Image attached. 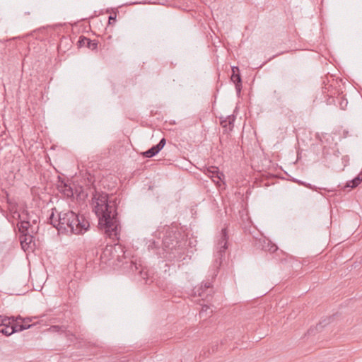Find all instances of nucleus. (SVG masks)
<instances>
[{
	"label": "nucleus",
	"instance_id": "aec40b11",
	"mask_svg": "<svg viewBox=\"0 0 362 362\" xmlns=\"http://www.w3.org/2000/svg\"><path fill=\"white\" fill-rule=\"evenodd\" d=\"M0 333L6 335L10 336L12 334L15 333V330L12 329L11 326H7L0 330Z\"/></svg>",
	"mask_w": 362,
	"mask_h": 362
},
{
	"label": "nucleus",
	"instance_id": "6e6552de",
	"mask_svg": "<svg viewBox=\"0 0 362 362\" xmlns=\"http://www.w3.org/2000/svg\"><path fill=\"white\" fill-rule=\"evenodd\" d=\"M230 79L235 86L237 94L239 95L242 89V79L238 66L232 67V75L230 76Z\"/></svg>",
	"mask_w": 362,
	"mask_h": 362
},
{
	"label": "nucleus",
	"instance_id": "39448f33",
	"mask_svg": "<svg viewBox=\"0 0 362 362\" xmlns=\"http://www.w3.org/2000/svg\"><path fill=\"white\" fill-rule=\"evenodd\" d=\"M89 222L83 215L76 214L75 220L71 221L70 226V233L71 234H83L89 228Z\"/></svg>",
	"mask_w": 362,
	"mask_h": 362
},
{
	"label": "nucleus",
	"instance_id": "7c9ffc66",
	"mask_svg": "<svg viewBox=\"0 0 362 362\" xmlns=\"http://www.w3.org/2000/svg\"><path fill=\"white\" fill-rule=\"evenodd\" d=\"M356 177H357V180H358L359 182L361 183V182L362 181V173L358 174L356 176Z\"/></svg>",
	"mask_w": 362,
	"mask_h": 362
},
{
	"label": "nucleus",
	"instance_id": "5701e85b",
	"mask_svg": "<svg viewBox=\"0 0 362 362\" xmlns=\"http://www.w3.org/2000/svg\"><path fill=\"white\" fill-rule=\"evenodd\" d=\"M17 320H20L21 325H30L29 323L31 322V319H30V318L23 319L21 316L17 317Z\"/></svg>",
	"mask_w": 362,
	"mask_h": 362
},
{
	"label": "nucleus",
	"instance_id": "f704fd0d",
	"mask_svg": "<svg viewBox=\"0 0 362 362\" xmlns=\"http://www.w3.org/2000/svg\"><path fill=\"white\" fill-rule=\"evenodd\" d=\"M69 334L72 335L69 332L66 333V336H69Z\"/></svg>",
	"mask_w": 362,
	"mask_h": 362
},
{
	"label": "nucleus",
	"instance_id": "72a5a7b5",
	"mask_svg": "<svg viewBox=\"0 0 362 362\" xmlns=\"http://www.w3.org/2000/svg\"><path fill=\"white\" fill-rule=\"evenodd\" d=\"M322 327H323V325H322V322H320L319 325H317V329H320Z\"/></svg>",
	"mask_w": 362,
	"mask_h": 362
},
{
	"label": "nucleus",
	"instance_id": "1a4fd4ad",
	"mask_svg": "<svg viewBox=\"0 0 362 362\" xmlns=\"http://www.w3.org/2000/svg\"><path fill=\"white\" fill-rule=\"evenodd\" d=\"M130 265V270L132 272H136L138 271V274H139L140 277L144 280V283L146 284H150L153 281H151L148 278V272L144 271L142 269H140L141 265L138 266L137 264L133 261H131L129 262Z\"/></svg>",
	"mask_w": 362,
	"mask_h": 362
},
{
	"label": "nucleus",
	"instance_id": "c756f323",
	"mask_svg": "<svg viewBox=\"0 0 362 362\" xmlns=\"http://www.w3.org/2000/svg\"><path fill=\"white\" fill-rule=\"evenodd\" d=\"M356 177H357V180H358L359 182L361 183V182L362 181V173L358 174L356 176Z\"/></svg>",
	"mask_w": 362,
	"mask_h": 362
},
{
	"label": "nucleus",
	"instance_id": "f8f14e48",
	"mask_svg": "<svg viewBox=\"0 0 362 362\" xmlns=\"http://www.w3.org/2000/svg\"><path fill=\"white\" fill-rule=\"evenodd\" d=\"M57 189L61 193L67 197H71L74 194L72 188L63 180H59Z\"/></svg>",
	"mask_w": 362,
	"mask_h": 362
},
{
	"label": "nucleus",
	"instance_id": "393cba45",
	"mask_svg": "<svg viewBox=\"0 0 362 362\" xmlns=\"http://www.w3.org/2000/svg\"><path fill=\"white\" fill-rule=\"evenodd\" d=\"M209 309V307L208 305H204L202 306L199 315L201 317L204 316V313H206Z\"/></svg>",
	"mask_w": 362,
	"mask_h": 362
},
{
	"label": "nucleus",
	"instance_id": "a878e982",
	"mask_svg": "<svg viewBox=\"0 0 362 362\" xmlns=\"http://www.w3.org/2000/svg\"><path fill=\"white\" fill-rule=\"evenodd\" d=\"M221 124L223 127H227V126H228V122H227L226 118L221 119Z\"/></svg>",
	"mask_w": 362,
	"mask_h": 362
},
{
	"label": "nucleus",
	"instance_id": "ddd939ff",
	"mask_svg": "<svg viewBox=\"0 0 362 362\" xmlns=\"http://www.w3.org/2000/svg\"><path fill=\"white\" fill-rule=\"evenodd\" d=\"M262 246L264 250L269 251L272 253L276 252L278 250L277 246L268 239L263 240Z\"/></svg>",
	"mask_w": 362,
	"mask_h": 362
},
{
	"label": "nucleus",
	"instance_id": "4be33fe9",
	"mask_svg": "<svg viewBox=\"0 0 362 362\" xmlns=\"http://www.w3.org/2000/svg\"><path fill=\"white\" fill-rule=\"evenodd\" d=\"M226 118L227 122H228L229 129L231 130L233 127V123L235 122V117L234 115H229Z\"/></svg>",
	"mask_w": 362,
	"mask_h": 362
},
{
	"label": "nucleus",
	"instance_id": "dca6fc26",
	"mask_svg": "<svg viewBox=\"0 0 362 362\" xmlns=\"http://www.w3.org/2000/svg\"><path fill=\"white\" fill-rule=\"evenodd\" d=\"M19 232L22 234L28 233L30 227V222L28 221H21L18 224Z\"/></svg>",
	"mask_w": 362,
	"mask_h": 362
},
{
	"label": "nucleus",
	"instance_id": "a211bd4d",
	"mask_svg": "<svg viewBox=\"0 0 362 362\" xmlns=\"http://www.w3.org/2000/svg\"><path fill=\"white\" fill-rule=\"evenodd\" d=\"M15 319H16L15 317L3 316L4 324L2 326H4V327L11 326L13 324V322H15Z\"/></svg>",
	"mask_w": 362,
	"mask_h": 362
},
{
	"label": "nucleus",
	"instance_id": "6ab92c4d",
	"mask_svg": "<svg viewBox=\"0 0 362 362\" xmlns=\"http://www.w3.org/2000/svg\"><path fill=\"white\" fill-rule=\"evenodd\" d=\"M49 329L53 332H66V327L65 326L53 325V326H51Z\"/></svg>",
	"mask_w": 362,
	"mask_h": 362
},
{
	"label": "nucleus",
	"instance_id": "c85d7f7f",
	"mask_svg": "<svg viewBox=\"0 0 362 362\" xmlns=\"http://www.w3.org/2000/svg\"><path fill=\"white\" fill-rule=\"evenodd\" d=\"M274 94L275 95V96L276 97V98L278 100H280L281 98V95L280 93L278 92L277 90H274Z\"/></svg>",
	"mask_w": 362,
	"mask_h": 362
},
{
	"label": "nucleus",
	"instance_id": "9d476101",
	"mask_svg": "<svg viewBox=\"0 0 362 362\" xmlns=\"http://www.w3.org/2000/svg\"><path fill=\"white\" fill-rule=\"evenodd\" d=\"M110 251L112 254V258H116L118 262H121V257L125 254L124 249L121 245H115L114 247H111ZM109 252V250L106 248L104 253Z\"/></svg>",
	"mask_w": 362,
	"mask_h": 362
},
{
	"label": "nucleus",
	"instance_id": "f3484780",
	"mask_svg": "<svg viewBox=\"0 0 362 362\" xmlns=\"http://www.w3.org/2000/svg\"><path fill=\"white\" fill-rule=\"evenodd\" d=\"M54 211H56L55 209H52L51 214L48 218V222L57 229V226L56 225L58 223L57 216H55Z\"/></svg>",
	"mask_w": 362,
	"mask_h": 362
},
{
	"label": "nucleus",
	"instance_id": "f03ea898",
	"mask_svg": "<svg viewBox=\"0 0 362 362\" xmlns=\"http://www.w3.org/2000/svg\"><path fill=\"white\" fill-rule=\"evenodd\" d=\"M163 248L166 255L164 257L168 260H177L178 262L185 259V248L182 243L177 240L175 233L168 231L162 240Z\"/></svg>",
	"mask_w": 362,
	"mask_h": 362
},
{
	"label": "nucleus",
	"instance_id": "9b49d317",
	"mask_svg": "<svg viewBox=\"0 0 362 362\" xmlns=\"http://www.w3.org/2000/svg\"><path fill=\"white\" fill-rule=\"evenodd\" d=\"M78 44L79 47H86L91 50H95L98 47V42L95 40H91L84 36H81Z\"/></svg>",
	"mask_w": 362,
	"mask_h": 362
},
{
	"label": "nucleus",
	"instance_id": "b1692460",
	"mask_svg": "<svg viewBox=\"0 0 362 362\" xmlns=\"http://www.w3.org/2000/svg\"><path fill=\"white\" fill-rule=\"evenodd\" d=\"M158 245H159V243H158V242L153 241V242H151V243L148 245V249H153V248H156V247H158Z\"/></svg>",
	"mask_w": 362,
	"mask_h": 362
},
{
	"label": "nucleus",
	"instance_id": "f257e3e1",
	"mask_svg": "<svg viewBox=\"0 0 362 362\" xmlns=\"http://www.w3.org/2000/svg\"><path fill=\"white\" fill-rule=\"evenodd\" d=\"M93 211L98 218V225L113 240L119 239V224L115 200L110 199L105 192H95L92 198Z\"/></svg>",
	"mask_w": 362,
	"mask_h": 362
},
{
	"label": "nucleus",
	"instance_id": "4468645a",
	"mask_svg": "<svg viewBox=\"0 0 362 362\" xmlns=\"http://www.w3.org/2000/svg\"><path fill=\"white\" fill-rule=\"evenodd\" d=\"M33 236L28 233L22 234L20 238L21 244L22 248L25 250V247H28L29 245L33 242Z\"/></svg>",
	"mask_w": 362,
	"mask_h": 362
},
{
	"label": "nucleus",
	"instance_id": "423d86ee",
	"mask_svg": "<svg viewBox=\"0 0 362 362\" xmlns=\"http://www.w3.org/2000/svg\"><path fill=\"white\" fill-rule=\"evenodd\" d=\"M204 173L211 177L216 185H219V182H222L225 177L224 174L220 172L218 168L216 166H209L206 168L204 170Z\"/></svg>",
	"mask_w": 362,
	"mask_h": 362
},
{
	"label": "nucleus",
	"instance_id": "412c9836",
	"mask_svg": "<svg viewBox=\"0 0 362 362\" xmlns=\"http://www.w3.org/2000/svg\"><path fill=\"white\" fill-rule=\"evenodd\" d=\"M359 184H360V182L358 180H357V177H356L352 180H351L349 182H348L346 187L354 188V187H357Z\"/></svg>",
	"mask_w": 362,
	"mask_h": 362
},
{
	"label": "nucleus",
	"instance_id": "7ed1b4c3",
	"mask_svg": "<svg viewBox=\"0 0 362 362\" xmlns=\"http://www.w3.org/2000/svg\"><path fill=\"white\" fill-rule=\"evenodd\" d=\"M227 249V233L226 229H222L221 238L218 240L217 245L216 247L215 252V260L214 262V267H216V270L214 272L213 278L216 277L218 274V269L222 264L223 257L225 255L226 250Z\"/></svg>",
	"mask_w": 362,
	"mask_h": 362
},
{
	"label": "nucleus",
	"instance_id": "20e7f679",
	"mask_svg": "<svg viewBox=\"0 0 362 362\" xmlns=\"http://www.w3.org/2000/svg\"><path fill=\"white\" fill-rule=\"evenodd\" d=\"M76 214L71 211H62L57 214V221L56 223L57 226V230L62 233H70V226H71V221L75 220Z\"/></svg>",
	"mask_w": 362,
	"mask_h": 362
},
{
	"label": "nucleus",
	"instance_id": "2eb2a0df",
	"mask_svg": "<svg viewBox=\"0 0 362 362\" xmlns=\"http://www.w3.org/2000/svg\"><path fill=\"white\" fill-rule=\"evenodd\" d=\"M33 325H21L20 320H17V317L15 319V322L11 325L12 329L15 330V332H21L23 330L29 329Z\"/></svg>",
	"mask_w": 362,
	"mask_h": 362
},
{
	"label": "nucleus",
	"instance_id": "0eeeda50",
	"mask_svg": "<svg viewBox=\"0 0 362 362\" xmlns=\"http://www.w3.org/2000/svg\"><path fill=\"white\" fill-rule=\"evenodd\" d=\"M165 143V139H161L158 144L153 146L151 148L142 153L143 156L145 158L153 157L161 151V149L164 147Z\"/></svg>",
	"mask_w": 362,
	"mask_h": 362
},
{
	"label": "nucleus",
	"instance_id": "2f4dec72",
	"mask_svg": "<svg viewBox=\"0 0 362 362\" xmlns=\"http://www.w3.org/2000/svg\"><path fill=\"white\" fill-rule=\"evenodd\" d=\"M116 20V16H110L109 17V23H111V21H115Z\"/></svg>",
	"mask_w": 362,
	"mask_h": 362
},
{
	"label": "nucleus",
	"instance_id": "cd10ccee",
	"mask_svg": "<svg viewBox=\"0 0 362 362\" xmlns=\"http://www.w3.org/2000/svg\"><path fill=\"white\" fill-rule=\"evenodd\" d=\"M202 286H204V288H209L211 286V283L209 281H206V282L203 283V284L202 285Z\"/></svg>",
	"mask_w": 362,
	"mask_h": 362
},
{
	"label": "nucleus",
	"instance_id": "473e14b6",
	"mask_svg": "<svg viewBox=\"0 0 362 362\" xmlns=\"http://www.w3.org/2000/svg\"><path fill=\"white\" fill-rule=\"evenodd\" d=\"M3 324H4L3 315H0V326H2Z\"/></svg>",
	"mask_w": 362,
	"mask_h": 362
},
{
	"label": "nucleus",
	"instance_id": "c9c22d12",
	"mask_svg": "<svg viewBox=\"0 0 362 362\" xmlns=\"http://www.w3.org/2000/svg\"><path fill=\"white\" fill-rule=\"evenodd\" d=\"M124 257V258H126V256L124 255L121 257V259Z\"/></svg>",
	"mask_w": 362,
	"mask_h": 362
},
{
	"label": "nucleus",
	"instance_id": "bb28decb",
	"mask_svg": "<svg viewBox=\"0 0 362 362\" xmlns=\"http://www.w3.org/2000/svg\"><path fill=\"white\" fill-rule=\"evenodd\" d=\"M347 101L346 100H342L340 103V106L342 110H344L346 106L347 105Z\"/></svg>",
	"mask_w": 362,
	"mask_h": 362
}]
</instances>
